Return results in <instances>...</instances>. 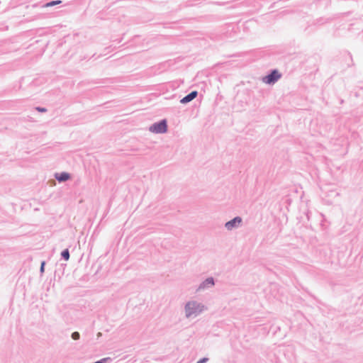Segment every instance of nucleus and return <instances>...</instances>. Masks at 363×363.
I'll use <instances>...</instances> for the list:
<instances>
[{"instance_id":"nucleus-7","label":"nucleus","mask_w":363,"mask_h":363,"mask_svg":"<svg viewBox=\"0 0 363 363\" xmlns=\"http://www.w3.org/2000/svg\"><path fill=\"white\" fill-rule=\"evenodd\" d=\"M213 279L212 278H208L201 285L200 288H204L208 285L213 286Z\"/></svg>"},{"instance_id":"nucleus-6","label":"nucleus","mask_w":363,"mask_h":363,"mask_svg":"<svg viewBox=\"0 0 363 363\" xmlns=\"http://www.w3.org/2000/svg\"><path fill=\"white\" fill-rule=\"evenodd\" d=\"M55 178L59 181V182H65V181H67L69 179V174L68 173H66V172H62V173H60V174H57L55 175Z\"/></svg>"},{"instance_id":"nucleus-5","label":"nucleus","mask_w":363,"mask_h":363,"mask_svg":"<svg viewBox=\"0 0 363 363\" xmlns=\"http://www.w3.org/2000/svg\"><path fill=\"white\" fill-rule=\"evenodd\" d=\"M197 94H198V93L196 91H194L191 92L189 94H188L187 96H186L181 100V103L186 104V103L190 102L191 101H192L194 99H195L196 97Z\"/></svg>"},{"instance_id":"nucleus-13","label":"nucleus","mask_w":363,"mask_h":363,"mask_svg":"<svg viewBox=\"0 0 363 363\" xmlns=\"http://www.w3.org/2000/svg\"><path fill=\"white\" fill-rule=\"evenodd\" d=\"M206 359L204 358L202 360L199 361L197 363H203V362H206Z\"/></svg>"},{"instance_id":"nucleus-11","label":"nucleus","mask_w":363,"mask_h":363,"mask_svg":"<svg viewBox=\"0 0 363 363\" xmlns=\"http://www.w3.org/2000/svg\"><path fill=\"white\" fill-rule=\"evenodd\" d=\"M36 109H37L38 111H40V112H45V111H46V109H45V108H39V107H38Z\"/></svg>"},{"instance_id":"nucleus-8","label":"nucleus","mask_w":363,"mask_h":363,"mask_svg":"<svg viewBox=\"0 0 363 363\" xmlns=\"http://www.w3.org/2000/svg\"><path fill=\"white\" fill-rule=\"evenodd\" d=\"M62 256L64 257L65 260H68L69 258V253L68 250H65L62 252Z\"/></svg>"},{"instance_id":"nucleus-3","label":"nucleus","mask_w":363,"mask_h":363,"mask_svg":"<svg viewBox=\"0 0 363 363\" xmlns=\"http://www.w3.org/2000/svg\"><path fill=\"white\" fill-rule=\"evenodd\" d=\"M281 74L276 69L273 70L271 74L265 76L262 79V82L265 84H274L281 78Z\"/></svg>"},{"instance_id":"nucleus-2","label":"nucleus","mask_w":363,"mask_h":363,"mask_svg":"<svg viewBox=\"0 0 363 363\" xmlns=\"http://www.w3.org/2000/svg\"><path fill=\"white\" fill-rule=\"evenodd\" d=\"M167 130V121L162 120L159 123H154L150 127V131L154 133H164Z\"/></svg>"},{"instance_id":"nucleus-1","label":"nucleus","mask_w":363,"mask_h":363,"mask_svg":"<svg viewBox=\"0 0 363 363\" xmlns=\"http://www.w3.org/2000/svg\"><path fill=\"white\" fill-rule=\"evenodd\" d=\"M203 310V306L194 301L189 302L186 305V314L189 317L194 314H197Z\"/></svg>"},{"instance_id":"nucleus-9","label":"nucleus","mask_w":363,"mask_h":363,"mask_svg":"<svg viewBox=\"0 0 363 363\" xmlns=\"http://www.w3.org/2000/svg\"><path fill=\"white\" fill-rule=\"evenodd\" d=\"M72 337L75 340H78L79 338V333L78 332L73 333L72 335Z\"/></svg>"},{"instance_id":"nucleus-12","label":"nucleus","mask_w":363,"mask_h":363,"mask_svg":"<svg viewBox=\"0 0 363 363\" xmlns=\"http://www.w3.org/2000/svg\"><path fill=\"white\" fill-rule=\"evenodd\" d=\"M44 266H45V262H43L41 264V267H40V270H41V272H43V270H44Z\"/></svg>"},{"instance_id":"nucleus-4","label":"nucleus","mask_w":363,"mask_h":363,"mask_svg":"<svg viewBox=\"0 0 363 363\" xmlns=\"http://www.w3.org/2000/svg\"><path fill=\"white\" fill-rule=\"evenodd\" d=\"M242 222V219L240 217H236L234 219L231 220L230 221H228L225 223V227L228 230H231L233 228H234L236 225H238Z\"/></svg>"},{"instance_id":"nucleus-10","label":"nucleus","mask_w":363,"mask_h":363,"mask_svg":"<svg viewBox=\"0 0 363 363\" xmlns=\"http://www.w3.org/2000/svg\"><path fill=\"white\" fill-rule=\"evenodd\" d=\"M61 1H52V2H50L47 4V6H54L55 4H60Z\"/></svg>"}]
</instances>
